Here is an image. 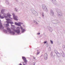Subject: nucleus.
I'll return each mask as SVG.
<instances>
[{
	"instance_id": "nucleus-1",
	"label": "nucleus",
	"mask_w": 65,
	"mask_h": 65,
	"mask_svg": "<svg viewBox=\"0 0 65 65\" xmlns=\"http://www.w3.org/2000/svg\"><path fill=\"white\" fill-rule=\"evenodd\" d=\"M17 29H18V30H17L16 29H14L13 30L14 31H15V32H16L18 34H19L20 33V27H18L16 28Z\"/></svg>"
},
{
	"instance_id": "nucleus-2",
	"label": "nucleus",
	"mask_w": 65,
	"mask_h": 65,
	"mask_svg": "<svg viewBox=\"0 0 65 65\" xmlns=\"http://www.w3.org/2000/svg\"><path fill=\"white\" fill-rule=\"evenodd\" d=\"M6 19V20L7 21V22L8 24H13V22L9 21L10 20L8 19Z\"/></svg>"
},
{
	"instance_id": "nucleus-3",
	"label": "nucleus",
	"mask_w": 65,
	"mask_h": 65,
	"mask_svg": "<svg viewBox=\"0 0 65 65\" xmlns=\"http://www.w3.org/2000/svg\"><path fill=\"white\" fill-rule=\"evenodd\" d=\"M22 59L24 60V61L25 63L27 62V60L26 59V58L24 57H22Z\"/></svg>"
},
{
	"instance_id": "nucleus-4",
	"label": "nucleus",
	"mask_w": 65,
	"mask_h": 65,
	"mask_svg": "<svg viewBox=\"0 0 65 65\" xmlns=\"http://www.w3.org/2000/svg\"><path fill=\"white\" fill-rule=\"evenodd\" d=\"M12 15L14 17V20H16V21H18V20L17 18V16H14V14H12Z\"/></svg>"
},
{
	"instance_id": "nucleus-5",
	"label": "nucleus",
	"mask_w": 65,
	"mask_h": 65,
	"mask_svg": "<svg viewBox=\"0 0 65 65\" xmlns=\"http://www.w3.org/2000/svg\"><path fill=\"white\" fill-rule=\"evenodd\" d=\"M7 30H8L9 32L10 33H12V32L11 31V30H10V29L8 27L7 28Z\"/></svg>"
},
{
	"instance_id": "nucleus-6",
	"label": "nucleus",
	"mask_w": 65,
	"mask_h": 65,
	"mask_svg": "<svg viewBox=\"0 0 65 65\" xmlns=\"http://www.w3.org/2000/svg\"><path fill=\"white\" fill-rule=\"evenodd\" d=\"M47 54L45 53L44 55V58L45 60H46L47 59Z\"/></svg>"
},
{
	"instance_id": "nucleus-7",
	"label": "nucleus",
	"mask_w": 65,
	"mask_h": 65,
	"mask_svg": "<svg viewBox=\"0 0 65 65\" xmlns=\"http://www.w3.org/2000/svg\"><path fill=\"white\" fill-rule=\"evenodd\" d=\"M15 25H16L18 26H21V24H20L18 23L17 22H15Z\"/></svg>"
},
{
	"instance_id": "nucleus-8",
	"label": "nucleus",
	"mask_w": 65,
	"mask_h": 65,
	"mask_svg": "<svg viewBox=\"0 0 65 65\" xmlns=\"http://www.w3.org/2000/svg\"><path fill=\"white\" fill-rule=\"evenodd\" d=\"M2 27V23H1L0 21V29L1 28V27Z\"/></svg>"
},
{
	"instance_id": "nucleus-9",
	"label": "nucleus",
	"mask_w": 65,
	"mask_h": 65,
	"mask_svg": "<svg viewBox=\"0 0 65 65\" xmlns=\"http://www.w3.org/2000/svg\"><path fill=\"white\" fill-rule=\"evenodd\" d=\"M7 15L8 17H11V15H10V14L9 13H8L7 14Z\"/></svg>"
},
{
	"instance_id": "nucleus-10",
	"label": "nucleus",
	"mask_w": 65,
	"mask_h": 65,
	"mask_svg": "<svg viewBox=\"0 0 65 65\" xmlns=\"http://www.w3.org/2000/svg\"><path fill=\"white\" fill-rule=\"evenodd\" d=\"M4 10H2V11H1V13H2V14H3V13L4 12Z\"/></svg>"
},
{
	"instance_id": "nucleus-11",
	"label": "nucleus",
	"mask_w": 65,
	"mask_h": 65,
	"mask_svg": "<svg viewBox=\"0 0 65 65\" xmlns=\"http://www.w3.org/2000/svg\"><path fill=\"white\" fill-rule=\"evenodd\" d=\"M45 7H45V5H44L43 6V9H44V8H45Z\"/></svg>"
},
{
	"instance_id": "nucleus-12",
	"label": "nucleus",
	"mask_w": 65,
	"mask_h": 65,
	"mask_svg": "<svg viewBox=\"0 0 65 65\" xmlns=\"http://www.w3.org/2000/svg\"><path fill=\"white\" fill-rule=\"evenodd\" d=\"M0 18H1V19H3L4 18V17L2 16H1V15H0Z\"/></svg>"
},
{
	"instance_id": "nucleus-13",
	"label": "nucleus",
	"mask_w": 65,
	"mask_h": 65,
	"mask_svg": "<svg viewBox=\"0 0 65 65\" xmlns=\"http://www.w3.org/2000/svg\"><path fill=\"white\" fill-rule=\"evenodd\" d=\"M6 27H8V26H9V24H6Z\"/></svg>"
},
{
	"instance_id": "nucleus-14",
	"label": "nucleus",
	"mask_w": 65,
	"mask_h": 65,
	"mask_svg": "<svg viewBox=\"0 0 65 65\" xmlns=\"http://www.w3.org/2000/svg\"><path fill=\"white\" fill-rule=\"evenodd\" d=\"M50 41H51V43H52V44H53V41L51 40Z\"/></svg>"
},
{
	"instance_id": "nucleus-15",
	"label": "nucleus",
	"mask_w": 65,
	"mask_h": 65,
	"mask_svg": "<svg viewBox=\"0 0 65 65\" xmlns=\"http://www.w3.org/2000/svg\"><path fill=\"white\" fill-rule=\"evenodd\" d=\"M20 28L21 30H23V27H22L21 26L20 27Z\"/></svg>"
},
{
	"instance_id": "nucleus-16",
	"label": "nucleus",
	"mask_w": 65,
	"mask_h": 65,
	"mask_svg": "<svg viewBox=\"0 0 65 65\" xmlns=\"http://www.w3.org/2000/svg\"><path fill=\"white\" fill-rule=\"evenodd\" d=\"M46 43V41H45L44 42V43Z\"/></svg>"
},
{
	"instance_id": "nucleus-17",
	"label": "nucleus",
	"mask_w": 65,
	"mask_h": 65,
	"mask_svg": "<svg viewBox=\"0 0 65 65\" xmlns=\"http://www.w3.org/2000/svg\"><path fill=\"white\" fill-rule=\"evenodd\" d=\"M37 34V35H39L40 34V33H38Z\"/></svg>"
},
{
	"instance_id": "nucleus-18",
	"label": "nucleus",
	"mask_w": 65,
	"mask_h": 65,
	"mask_svg": "<svg viewBox=\"0 0 65 65\" xmlns=\"http://www.w3.org/2000/svg\"><path fill=\"white\" fill-rule=\"evenodd\" d=\"M24 30H25L24 29H23V30H22V32H24Z\"/></svg>"
},
{
	"instance_id": "nucleus-19",
	"label": "nucleus",
	"mask_w": 65,
	"mask_h": 65,
	"mask_svg": "<svg viewBox=\"0 0 65 65\" xmlns=\"http://www.w3.org/2000/svg\"><path fill=\"white\" fill-rule=\"evenodd\" d=\"M39 54V52H38L37 53V55H38V54Z\"/></svg>"
},
{
	"instance_id": "nucleus-20",
	"label": "nucleus",
	"mask_w": 65,
	"mask_h": 65,
	"mask_svg": "<svg viewBox=\"0 0 65 65\" xmlns=\"http://www.w3.org/2000/svg\"><path fill=\"white\" fill-rule=\"evenodd\" d=\"M42 16H43H43H44V15H43V14L42 15Z\"/></svg>"
},
{
	"instance_id": "nucleus-21",
	"label": "nucleus",
	"mask_w": 65,
	"mask_h": 65,
	"mask_svg": "<svg viewBox=\"0 0 65 65\" xmlns=\"http://www.w3.org/2000/svg\"><path fill=\"white\" fill-rule=\"evenodd\" d=\"M15 10H15H16V9H14Z\"/></svg>"
},
{
	"instance_id": "nucleus-22",
	"label": "nucleus",
	"mask_w": 65,
	"mask_h": 65,
	"mask_svg": "<svg viewBox=\"0 0 65 65\" xmlns=\"http://www.w3.org/2000/svg\"><path fill=\"white\" fill-rule=\"evenodd\" d=\"M34 59H35V58L34 57Z\"/></svg>"
},
{
	"instance_id": "nucleus-23",
	"label": "nucleus",
	"mask_w": 65,
	"mask_h": 65,
	"mask_svg": "<svg viewBox=\"0 0 65 65\" xmlns=\"http://www.w3.org/2000/svg\"><path fill=\"white\" fill-rule=\"evenodd\" d=\"M13 34H14V32L13 33Z\"/></svg>"
}]
</instances>
